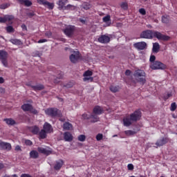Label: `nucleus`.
Instances as JSON below:
<instances>
[{
    "mask_svg": "<svg viewBox=\"0 0 177 177\" xmlns=\"http://www.w3.org/2000/svg\"><path fill=\"white\" fill-rule=\"evenodd\" d=\"M140 38H144L145 39H153V38H157V39L160 41H169V39H171V37L168 35H163L158 31L151 30L142 31L140 35Z\"/></svg>",
    "mask_w": 177,
    "mask_h": 177,
    "instance_id": "nucleus-1",
    "label": "nucleus"
},
{
    "mask_svg": "<svg viewBox=\"0 0 177 177\" xmlns=\"http://www.w3.org/2000/svg\"><path fill=\"white\" fill-rule=\"evenodd\" d=\"M145 71L137 70L134 72L133 75L136 77L138 82H140V84H142V85H145L146 83V78H145Z\"/></svg>",
    "mask_w": 177,
    "mask_h": 177,
    "instance_id": "nucleus-2",
    "label": "nucleus"
},
{
    "mask_svg": "<svg viewBox=\"0 0 177 177\" xmlns=\"http://www.w3.org/2000/svg\"><path fill=\"white\" fill-rule=\"evenodd\" d=\"M46 114H47V115H50V117H52L53 118H55V117L63 116V115L62 114V111H59V109L56 108L48 109L46 111Z\"/></svg>",
    "mask_w": 177,
    "mask_h": 177,
    "instance_id": "nucleus-3",
    "label": "nucleus"
},
{
    "mask_svg": "<svg viewBox=\"0 0 177 177\" xmlns=\"http://www.w3.org/2000/svg\"><path fill=\"white\" fill-rule=\"evenodd\" d=\"M150 68L152 70H165V68H167V65L161 62L155 61L151 64Z\"/></svg>",
    "mask_w": 177,
    "mask_h": 177,
    "instance_id": "nucleus-4",
    "label": "nucleus"
},
{
    "mask_svg": "<svg viewBox=\"0 0 177 177\" xmlns=\"http://www.w3.org/2000/svg\"><path fill=\"white\" fill-rule=\"evenodd\" d=\"M64 32L66 37L71 38L74 35V32H75V26L71 25L66 26L64 30Z\"/></svg>",
    "mask_w": 177,
    "mask_h": 177,
    "instance_id": "nucleus-5",
    "label": "nucleus"
},
{
    "mask_svg": "<svg viewBox=\"0 0 177 177\" xmlns=\"http://www.w3.org/2000/svg\"><path fill=\"white\" fill-rule=\"evenodd\" d=\"M0 61L4 67H8V52L0 50Z\"/></svg>",
    "mask_w": 177,
    "mask_h": 177,
    "instance_id": "nucleus-6",
    "label": "nucleus"
},
{
    "mask_svg": "<svg viewBox=\"0 0 177 177\" xmlns=\"http://www.w3.org/2000/svg\"><path fill=\"white\" fill-rule=\"evenodd\" d=\"M71 55L69 57V59L71 62V63H77L80 59H81V53H80V51H71Z\"/></svg>",
    "mask_w": 177,
    "mask_h": 177,
    "instance_id": "nucleus-7",
    "label": "nucleus"
},
{
    "mask_svg": "<svg viewBox=\"0 0 177 177\" xmlns=\"http://www.w3.org/2000/svg\"><path fill=\"white\" fill-rule=\"evenodd\" d=\"M129 117L131 118L133 122H136L140 120L142 112L139 109H137L133 113L130 114Z\"/></svg>",
    "mask_w": 177,
    "mask_h": 177,
    "instance_id": "nucleus-8",
    "label": "nucleus"
},
{
    "mask_svg": "<svg viewBox=\"0 0 177 177\" xmlns=\"http://www.w3.org/2000/svg\"><path fill=\"white\" fill-rule=\"evenodd\" d=\"M21 109H22V110H24V111H30V113H32V114H38V111L32 107V105H31L30 104H23L21 106Z\"/></svg>",
    "mask_w": 177,
    "mask_h": 177,
    "instance_id": "nucleus-9",
    "label": "nucleus"
},
{
    "mask_svg": "<svg viewBox=\"0 0 177 177\" xmlns=\"http://www.w3.org/2000/svg\"><path fill=\"white\" fill-rule=\"evenodd\" d=\"M134 48L138 50H145L147 48V44L145 41L137 42L133 44Z\"/></svg>",
    "mask_w": 177,
    "mask_h": 177,
    "instance_id": "nucleus-10",
    "label": "nucleus"
},
{
    "mask_svg": "<svg viewBox=\"0 0 177 177\" xmlns=\"http://www.w3.org/2000/svg\"><path fill=\"white\" fill-rule=\"evenodd\" d=\"M169 142V138L167 137H163L160 140H158L156 142V145L158 147H161V146H164V145H167Z\"/></svg>",
    "mask_w": 177,
    "mask_h": 177,
    "instance_id": "nucleus-11",
    "label": "nucleus"
},
{
    "mask_svg": "<svg viewBox=\"0 0 177 177\" xmlns=\"http://www.w3.org/2000/svg\"><path fill=\"white\" fill-rule=\"evenodd\" d=\"M13 16L12 15H5L3 17H0V23H6L8 22V24H12L13 22Z\"/></svg>",
    "mask_w": 177,
    "mask_h": 177,
    "instance_id": "nucleus-12",
    "label": "nucleus"
},
{
    "mask_svg": "<svg viewBox=\"0 0 177 177\" xmlns=\"http://www.w3.org/2000/svg\"><path fill=\"white\" fill-rule=\"evenodd\" d=\"M93 73L91 71H86L83 74V76L85 77L83 79V81H89L91 80V82L93 81V77H91V76L93 75Z\"/></svg>",
    "mask_w": 177,
    "mask_h": 177,
    "instance_id": "nucleus-13",
    "label": "nucleus"
},
{
    "mask_svg": "<svg viewBox=\"0 0 177 177\" xmlns=\"http://www.w3.org/2000/svg\"><path fill=\"white\" fill-rule=\"evenodd\" d=\"M0 149H2V150H12V145L10 143L3 142L2 140H0Z\"/></svg>",
    "mask_w": 177,
    "mask_h": 177,
    "instance_id": "nucleus-14",
    "label": "nucleus"
},
{
    "mask_svg": "<svg viewBox=\"0 0 177 177\" xmlns=\"http://www.w3.org/2000/svg\"><path fill=\"white\" fill-rule=\"evenodd\" d=\"M98 42L100 44H109V42H110V37L102 35L98 38Z\"/></svg>",
    "mask_w": 177,
    "mask_h": 177,
    "instance_id": "nucleus-15",
    "label": "nucleus"
},
{
    "mask_svg": "<svg viewBox=\"0 0 177 177\" xmlns=\"http://www.w3.org/2000/svg\"><path fill=\"white\" fill-rule=\"evenodd\" d=\"M43 130L45 131L47 133H52L53 132V128L52 125L48 122H45L43 126Z\"/></svg>",
    "mask_w": 177,
    "mask_h": 177,
    "instance_id": "nucleus-16",
    "label": "nucleus"
},
{
    "mask_svg": "<svg viewBox=\"0 0 177 177\" xmlns=\"http://www.w3.org/2000/svg\"><path fill=\"white\" fill-rule=\"evenodd\" d=\"M132 122L131 116H126L123 118V124L124 127H131V125H132Z\"/></svg>",
    "mask_w": 177,
    "mask_h": 177,
    "instance_id": "nucleus-17",
    "label": "nucleus"
},
{
    "mask_svg": "<svg viewBox=\"0 0 177 177\" xmlns=\"http://www.w3.org/2000/svg\"><path fill=\"white\" fill-rule=\"evenodd\" d=\"M37 151L41 154H44L45 156H50V154H52L51 151L40 147L37 148Z\"/></svg>",
    "mask_w": 177,
    "mask_h": 177,
    "instance_id": "nucleus-18",
    "label": "nucleus"
},
{
    "mask_svg": "<svg viewBox=\"0 0 177 177\" xmlns=\"http://www.w3.org/2000/svg\"><path fill=\"white\" fill-rule=\"evenodd\" d=\"M63 164H64V162H63L62 160L56 161L55 165L54 166V169H55V171H60L62 167H63Z\"/></svg>",
    "mask_w": 177,
    "mask_h": 177,
    "instance_id": "nucleus-19",
    "label": "nucleus"
},
{
    "mask_svg": "<svg viewBox=\"0 0 177 177\" xmlns=\"http://www.w3.org/2000/svg\"><path fill=\"white\" fill-rule=\"evenodd\" d=\"M68 2V0H59L57 3L59 6L58 9L62 10L63 8H66L65 5Z\"/></svg>",
    "mask_w": 177,
    "mask_h": 177,
    "instance_id": "nucleus-20",
    "label": "nucleus"
},
{
    "mask_svg": "<svg viewBox=\"0 0 177 177\" xmlns=\"http://www.w3.org/2000/svg\"><path fill=\"white\" fill-rule=\"evenodd\" d=\"M64 138L66 142L73 141V135H71L70 132H65L64 133Z\"/></svg>",
    "mask_w": 177,
    "mask_h": 177,
    "instance_id": "nucleus-21",
    "label": "nucleus"
},
{
    "mask_svg": "<svg viewBox=\"0 0 177 177\" xmlns=\"http://www.w3.org/2000/svg\"><path fill=\"white\" fill-rule=\"evenodd\" d=\"M30 86L33 91H42L45 89V86H44V84H37L36 86L30 85Z\"/></svg>",
    "mask_w": 177,
    "mask_h": 177,
    "instance_id": "nucleus-22",
    "label": "nucleus"
},
{
    "mask_svg": "<svg viewBox=\"0 0 177 177\" xmlns=\"http://www.w3.org/2000/svg\"><path fill=\"white\" fill-rule=\"evenodd\" d=\"M29 131H30L33 135H38V133H39V127L37 126L31 127L29 128Z\"/></svg>",
    "mask_w": 177,
    "mask_h": 177,
    "instance_id": "nucleus-23",
    "label": "nucleus"
},
{
    "mask_svg": "<svg viewBox=\"0 0 177 177\" xmlns=\"http://www.w3.org/2000/svg\"><path fill=\"white\" fill-rule=\"evenodd\" d=\"M94 114H97V115H100L103 113V109L99 106H95L93 109Z\"/></svg>",
    "mask_w": 177,
    "mask_h": 177,
    "instance_id": "nucleus-24",
    "label": "nucleus"
},
{
    "mask_svg": "<svg viewBox=\"0 0 177 177\" xmlns=\"http://www.w3.org/2000/svg\"><path fill=\"white\" fill-rule=\"evenodd\" d=\"M30 158L37 160V158H38V157H39V153H38V151H37L35 150H32L30 152Z\"/></svg>",
    "mask_w": 177,
    "mask_h": 177,
    "instance_id": "nucleus-25",
    "label": "nucleus"
},
{
    "mask_svg": "<svg viewBox=\"0 0 177 177\" xmlns=\"http://www.w3.org/2000/svg\"><path fill=\"white\" fill-rule=\"evenodd\" d=\"M159 50H160V44L158 43H153L152 52H153V53H158Z\"/></svg>",
    "mask_w": 177,
    "mask_h": 177,
    "instance_id": "nucleus-26",
    "label": "nucleus"
},
{
    "mask_svg": "<svg viewBox=\"0 0 177 177\" xmlns=\"http://www.w3.org/2000/svg\"><path fill=\"white\" fill-rule=\"evenodd\" d=\"M10 42H11L12 44H13V45H23V43L20 41V39H11L10 40Z\"/></svg>",
    "mask_w": 177,
    "mask_h": 177,
    "instance_id": "nucleus-27",
    "label": "nucleus"
},
{
    "mask_svg": "<svg viewBox=\"0 0 177 177\" xmlns=\"http://www.w3.org/2000/svg\"><path fill=\"white\" fill-rule=\"evenodd\" d=\"M46 133H48L45 130L41 129L40 132H39V136L40 139H46Z\"/></svg>",
    "mask_w": 177,
    "mask_h": 177,
    "instance_id": "nucleus-28",
    "label": "nucleus"
},
{
    "mask_svg": "<svg viewBox=\"0 0 177 177\" xmlns=\"http://www.w3.org/2000/svg\"><path fill=\"white\" fill-rule=\"evenodd\" d=\"M64 129H66V131H70V129H71V128H73V124H71L70 122H66L64 124V127H63Z\"/></svg>",
    "mask_w": 177,
    "mask_h": 177,
    "instance_id": "nucleus-29",
    "label": "nucleus"
},
{
    "mask_svg": "<svg viewBox=\"0 0 177 177\" xmlns=\"http://www.w3.org/2000/svg\"><path fill=\"white\" fill-rule=\"evenodd\" d=\"M41 5H44V6H48V9H53L55 8V4L53 3H50L48 1H44Z\"/></svg>",
    "mask_w": 177,
    "mask_h": 177,
    "instance_id": "nucleus-30",
    "label": "nucleus"
},
{
    "mask_svg": "<svg viewBox=\"0 0 177 177\" xmlns=\"http://www.w3.org/2000/svg\"><path fill=\"white\" fill-rule=\"evenodd\" d=\"M64 9L65 10H75V9H77V7L71 4H68L66 6L64 7Z\"/></svg>",
    "mask_w": 177,
    "mask_h": 177,
    "instance_id": "nucleus-31",
    "label": "nucleus"
},
{
    "mask_svg": "<svg viewBox=\"0 0 177 177\" xmlns=\"http://www.w3.org/2000/svg\"><path fill=\"white\" fill-rule=\"evenodd\" d=\"M4 121H6V124L8 125H15L16 124V121H15L13 119H4Z\"/></svg>",
    "mask_w": 177,
    "mask_h": 177,
    "instance_id": "nucleus-32",
    "label": "nucleus"
},
{
    "mask_svg": "<svg viewBox=\"0 0 177 177\" xmlns=\"http://www.w3.org/2000/svg\"><path fill=\"white\" fill-rule=\"evenodd\" d=\"M90 118H93L91 120V122H97V121H99V117L96 115L91 114Z\"/></svg>",
    "mask_w": 177,
    "mask_h": 177,
    "instance_id": "nucleus-33",
    "label": "nucleus"
},
{
    "mask_svg": "<svg viewBox=\"0 0 177 177\" xmlns=\"http://www.w3.org/2000/svg\"><path fill=\"white\" fill-rule=\"evenodd\" d=\"M120 7L123 10H128V3L127 1L122 2Z\"/></svg>",
    "mask_w": 177,
    "mask_h": 177,
    "instance_id": "nucleus-34",
    "label": "nucleus"
},
{
    "mask_svg": "<svg viewBox=\"0 0 177 177\" xmlns=\"http://www.w3.org/2000/svg\"><path fill=\"white\" fill-rule=\"evenodd\" d=\"M162 22L165 23V24H168V23H169V16H162Z\"/></svg>",
    "mask_w": 177,
    "mask_h": 177,
    "instance_id": "nucleus-35",
    "label": "nucleus"
},
{
    "mask_svg": "<svg viewBox=\"0 0 177 177\" xmlns=\"http://www.w3.org/2000/svg\"><path fill=\"white\" fill-rule=\"evenodd\" d=\"M82 8L85 10H88L91 9V4H89V3L84 2L82 4Z\"/></svg>",
    "mask_w": 177,
    "mask_h": 177,
    "instance_id": "nucleus-36",
    "label": "nucleus"
},
{
    "mask_svg": "<svg viewBox=\"0 0 177 177\" xmlns=\"http://www.w3.org/2000/svg\"><path fill=\"white\" fill-rule=\"evenodd\" d=\"M32 55L33 57H41V56H42V53L39 51H35L32 53Z\"/></svg>",
    "mask_w": 177,
    "mask_h": 177,
    "instance_id": "nucleus-37",
    "label": "nucleus"
},
{
    "mask_svg": "<svg viewBox=\"0 0 177 177\" xmlns=\"http://www.w3.org/2000/svg\"><path fill=\"white\" fill-rule=\"evenodd\" d=\"M124 133L127 135V136H132L133 135H135L136 132L131 130H127L124 131Z\"/></svg>",
    "mask_w": 177,
    "mask_h": 177,
    "instance_id": "nucleus-38",
    "label": "nucleus"
},
{
    "mask_svg": "<svg viewBox=\"0 0 177 177\" xmlns=\"http://www.w3.org/2000/svg\"><path fill=\"white\" fill-rule=\"evenodd\" d=\"M111 92L115 93V92H118V86H111L109 88Z\"/></svg>",
    "mask_w": 177,
    "mask_h": 177,
    "instance_id": "nucleus-39",
    "label": "nucleus"
},
{
    "mask_svg": "<svg viewBox=\"0 0 177 177\" xmlns=\"http://www.w3.org/2000/svg\"><path fill=\"white\" fill-rule=\"evenodd\" d=\"M6 30L7 32H8V33L15 32V29L13 28V26H7L6 28Z\"/></svg>",
    "mask_w": 177,
    "mask_h": 177,
    "instance_id": "nucleus-40",
    "label": "nucleus"
},
{
    "mask_svg": "<svg viewBox=\"0 0 177 177\" xmlns=\"http://www.w3.org/2000/svg\"><path fill=\"white\" fill-rule=\"evenodd\" d=\"M85 139H86L85 135H80L78 136V140H80V142H85Z\"/></svg>",
    "mask_w": 177,
    "mask_h": 177,
    "instance_id": "nucleus-41",
    "label": "nucleus"
},
{
    "mask_svg": "<svg viewBox=\"0 0 177 177\" xmlns=\"http://www.w3.org/2000/svg\"><path fill=\"white\" fill-rule=\"evenodd\" d=\"M172 97V93H167V95H165L163 96V99L164 100H168V99H169V97Z\"/></svg>",
    "mask_w": 177,
    "mask_h": 177,
    "instance_id": "nucleus-42",
    "label": "nucleus"
},
{
    "mask_svg": "<svg viewBox=\"0 0 177 177\" xmlns=\"http://www.w3.org/2000/svg\"><path fill=\"white\" fill-rule=\"evenodd\" d=\"M170 110H171V111H175L176 110V102H173L171 104Z\"/></svg>",
    "mask_w": 177,
    "mask_h": 177,
    "instance_id": "nucleus-43",
    "label": "nucleus"
},
{
    "mask_svg": "<svg viewBox=\"0 0 177 177\" xmlns=\"http://www.w3.org/2000/svg\"><path fill=\"white\" fill-rule=\"evenodd\" d=\"M63 78V74L61 73L59 76H58L56 79L54 80L55 84H59V81L58 80H62Z\"/></svg>",
    "mask_w": 177,
    "mask_h": 177,
    "instance_id": "nucleus-44",
    "label": "nucleus"
},
{
    "mask_svg": "<svg viewBox=\"0 0 177 177\" xmlns=\"http://www.w3.org/2000/svg\"><path fill=\"white\" fill-rule=\"evenodd\" d=\"M24 3L26 6H31L32 5V3L30 0H25Z\"/></svg>",
    "mask_w": 177,
    "mask_h": 177,
    "instance_id": "nucleus-45",
    "label": "nucleus"
},
{
    "mask_svg": "<svg viewBox=\"0 0 177 177\" xmlns=\"http://www.w3.org/2000/svg\"><path fill=\"white\" fill-rule=\"evenodd\" d=\"M108 21H110V15H106L103 18L104 23H107Z\"/></svg>",
    "mask_w": 177,
    "mask_h": 177,
    "instance_id": "nucleus-46",
    "label": "nucleus"
},
{
    "mask_svg": "<svg viewBox=\"0 0 177 177\" xmlns=\"http://www.w3.org/2000/svg\"><path fill=\"white\" fill-rule=\"evenodd\" d=\"M7 8H9V5L8 3H3L0 5V9H6Z\"/></svg>",
    "mask_w": 177,
    "mask_h": 177,
    "instance_id": "nucleus-47",
    "label": "nucleus"
},
{
    "mask_svg": "<svg viewBox=\"0 0 177 177\" xmlns=\"http://www.w3.org/2000/svg\"><path fill=\"white\" fill-rule=\"evenodd\" d=\"M82 118L84 120H90L91 119V116H88V114L86 113H84L82 115Z\"/></svg>",
    "mask_w": 177,
    "mask_h": 177,
    "instance_id": "nucleus-48",
    "label": "nucleus"
},
{
    "mask_svg": "<svg viewBox=\"0 0 177 177\" xmlns=\"http://www.w3.org/2000/svg\"><path fill=\"white\" fill-rule=\"evenodd\" d=\"M96 139L97 140H102L103 139V134H100V133L97 134L96 136Z\"/></svg>",
    "mask_w": 177,
    "mask_h": 177,
    "instance_id": "nucleus-49",
    "label": "nucleus"
},
{
    "mask_svg": "<svg viewBox=\"0 0 177 177\" xmlns=\"http://www.w3.org/2000/svg\"><path fill=\"white\" fill-rule=\"evenodd\" d=\"M64 86L66 88H73V86H74V84L73 82H69L66 84Z\"/></svg>",
    "mask_w": 177,
    "mask_h": 177,
    "instance_id": "nucleus-50",
    "label": "nucleus"
},
{
    "mask_svg": "<svg viewBox=\"0 0 177 177\" xmlns=\"http://www.w3.org/2000/svg\"><path fill=\"white\" fill-rule=\"evenodd\" d=\"M25 144L26 146H32V142H31L30 140H25Z\"/></svg>",
    "mask_w": 177,
    "mask_h": 177,
    "instance_id": "nucleus-51",
    "label": "nucleus"
},
{
    "mask_svg": "<svg viewBox=\"0 0 177 177\" xmlns=\"http://www.w3.org/2000/svg\"><path fill=\"white\" fill-rule=\"evenodd\" d=\"M139 12L140 15H142V16H145V15H146V10H145V8H140L139 10Z\"/></svg>",
    "mask_w": 177,
    "mask_h": 177,
    "instance_id": "nucleus-52",
    "label": "nucleus"
},
{
    "mask_svg": "<svg viewBox=\"0 0 177 177\" xmlns=\"http://www.w3.org/2000/svg\"><path fill=\"white\" fill-rule=\"evenodd\" d=\"M155 60H156V56L155 55H151L150 59H149V61L151 62V64L154 63Z\"/></svg>",
    "mask_w": 177,
    "mask_h": 177,
    "instance_id": "nucleus-53",
    "label": "nucleus"
},
{
    "mask_svg": "<svg viewBox=\"0 0 177 177\" xmlns=\"http://www.w3.org/2000/svg\"><path fill=\"white\" fill-rule=\"evenodd\" d=\"M45 35H46V37H48V38H50V37H52V32L48 31V32H46L45 33Z\"/></svg>",
    "mask_w": 177,
    "mask_h": 177,
    "instance_id": "nucleus-54",
    "label": "nucleus"
},
{
    "mask_svg": "<svg viewBox=\"0 0 177 177\" xmlns=\"http://www.w3.org/2000/svg\"><path fill=\"white\" fill-rule=\"evenodd\" d=\"M15 151H21V147H20V145H17L15 147Z\"/></svg>",
    "mask_w": 177,
    "mask_h": 177,
    "instance_id": "nucleus-55",
    "label": "nucleus"
},
{
    "mask_svg": "<svg viewBox=\"0 0 177 177\" xmlns=\"http://www.w3.org/2000/svg\"><path fill=\"white\" fill-rule=\"evenodd\" d=\"M127 168L129 171H132V169H133V165L132 164H129L127 166Z\"/></svg>",
    "mask_w": 177,
    "mask_h": 177,
    "instance_id": "nucleus-56",
    "label": "nucleus"
},
{
    "mask_svg": "<svg viewBox=\"0 0 177 177\" xmlns=\"http://www.w3.org/2000/svg\"><path fill=\"white\" fill-rule=\"evenodd\" d=\"M47 41L46 39H41L38 41V44H43V42H46Z\"/></svg>",
    "mask_w": 177,
    "mask_h": 177,
    "instance_id": "nucleus-57",
    "label": "nucleus"
},
{
    "mask_svg": "<svg viewBox=\"0 0 177 177\" xmlns=\"http://www.w3.org/2000/svg\"><path fill=\"white\" fill-rule=\"evenodd\" d=\"M21 28H22L23 31H27V26H26V24H22Z\"/></svg>",
    "mask_w": 177,
    "mask_h": 177,
    "instance_id": "nucleus-58",
    "label": "nucleus"
},
{
    "mask_svg": "<svg viewBox=\"0 0 177 177\" xmlns=\"http://www.w3.org/2000/svg\"><path fill=\"white\" fill-rule=\"evenodd\" d=\"M35 14H34V12H28L27 13V16H28V17H33V16H35Z\"/></svg>",
    "mask_w": 177,
    "mask_h": 177,
    "instance_id": "nucleus-59",
    "label": "nucleus"
},
{
    "mask_svg": "<svg viewBox=\"0 0 177 177\" xmlns=\"http://www.w3.org/2000/svg\"><path fill=\"white\" fill-rule=\"evenodd\" d=\"M125 75H131V71L130 70H127L125 71Z\"/></svg>",
    "mask_w": 177,
    "mask_h": 177,
    "instance_id": "nucleus-60",
    "label": "nucleus"
},
{
    "mask_svg": "<svg viewBox=\"0 0 177 177\" xmlns=\"http://www.w3.org/2000/svg\"><path fill=\"white\" fill-rule=\"evenodd\" d=\"M46 1V0H37L38 3H39L40 5H41V3H44Z\"/></svg>",
    "mask_w": 177,
    "mask_h": 177,
    "instance_id": "nucleus-61",
    "label": "nucleus"
},
{
    "mask_svg": "<svg viewBox=\"0 0 177 177\" xmlns=\"http://www.w3.org/2000/svg\"><path fill=\"white\" fill-rule=\"evenodd\" d=\"M59 121H61L62 122H64V121H66V118H62V117H59Z\"/></svg>",
    "mask_w": 177,
    "mask_h": 177,
    "instance_id": "nucleus-62",
    "label": "nucleus"
},
{
    "mask_svg": "<svg viewBox=\"0 0 177 177\" xmlns=\"http://www.w3.org/2000/svg\"><path fill=\"white\" fill-rule=\"evenodd\" d=\"M5 82V80H3V77H0V84H3Z\"/></svg>",
    "mask_w": 177,
    "mask_h": 177,
    "instance_id": "nucleus-63",
    "label": "nucleus"
},
{
    "mask_svg": "<svg viewBox=\"0 0 177 177\" xmlns=\"http://www.w3.org/2000/svg\"><path fill=\"white\" fill-rule=\"evenodd\" d=\"M79 21H80V23H82L83 24H85V20L84 19H79Z\"/></svg>",
    "mask_w": 177,
    "mask_h": 177,
    "instance_id": "nucleus-64",
    "label": "nucleus"
}]
</instances>
